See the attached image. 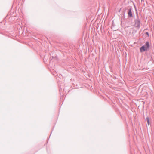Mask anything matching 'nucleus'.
<instances>
[{
	"label": "nucleus",
	"mask_w": 154,
	"mask_h": 154,
	"mask_svg": "<svg viewBox=\"0 0 154 154\" xmlns=\"http://www.w3.org/2000/svg\"><path fill=\"white\" fill-rule=\"evenodd\" d=\"M146 121L147 122L148 124L149 125H150V122H149V119L148 117L146 118Z\"/></svg>",
	"instance_id": "4"
},
{
	"label": "nucleus",
	"mask_w": 154,
	"mask_h": 154,
	"mask_svg": "<svg viewBox=\"0 0 154 154\" xmlns=\"http://www.w3.org/2000/svg\"><path fill=\"white\" fill-rule=\"evenodd\" d=\"M149 43L148 42H146L145 45L142 46L140 48V50L141 52H143L146 51L149 48Z\"/></svg>",
	"instance_id": "1"
},
{
	"label": "nucleus",
	"mask_w": 154,
	"mask_h": 154,
	"mask_svg": "<svg viewBox=\"0 0 154 154\" xmlns=\"http://www.w3.org/2000/svg\"><path fill=\"white\" fill-rule=\"evenodd\" d=\"M146 34H147L148 36H149V33H148V32H147L146 33Z\"/></svg>",
	"instance_id": "5"
},
{
	"label": "nucleus",
	"mask_w": 154,
	"mask_h": 154,
	"mask_svg": "<svg viewBox=\"0 0 154 154\" xmlns=\"http://www.w3.org/2000/svg\"><path fill=\"white\" fill-rule=\"evenodd\" d=\"M128 16L130 17H132V14L131 9H129V10H128Z\"/></svg>",
	"instance_id": "3"
},
{
	"label": "nucleus",
	"mask_w": 154,
	"mask_h": 154,
	"mask_svg": "<svg viewBox=\"0 0 154 154\" xmlns=\"http://www.w3.org/2000/svg\"><path fill=\"white\" fill-rule=\"evenodd\" d=\"M140 21L139 19H137L135 20V26L136 27H139L140 25Z\"/></svg>",
	"instance_id": "2"
}]
</instances>
